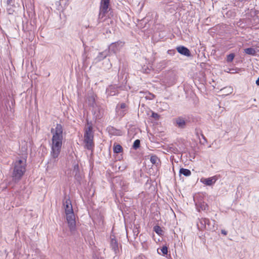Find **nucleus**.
<instances>
[{
	"instance_id": "nucleus-10",
	"label": "nucleus",
	"mask_w": 259,
	"mask_h": 259,
	"mask_svg": "<svg viewBox=\"0 0 259 259\" xmlns=\"http://www.w3.org/2000/svg\"><path fill=\"white\" fill-rule=\"evenodd\" d=\"M110 245L112 249L114 251V252L116 253L118 251V244L117 241L114 238L111 239Z\"/></svg>"
},
{
	"instance_id": "nucleus-17",
	"label": "nucleus",
	"mask_w": 259,
	"mask_h": 259,
	"mask_svg": "<svg viewBox=\"0 0 259 259\" xmlns=\"http://www.w3.org/2000/svg\"><path fill=\"white\" fill-rule=\"evenodd\" d=\"M140 141L139 140H136L134 141L133 144V148L135 149L138 148L140 147Z\"/></svg>"
},
{
	"instance_id": "nucleus-8",
	"label": "nucleus",
	"mask_w": 259,
	"mask_h": 259,
	"mask_svg": "<svg viewBox=\"0 0 259 259\" xmlns=\"http://www.w3.org/2000/svg\"><path fill=\"white\" fill-rule=\"evenodd\" d=\"M176 49L177 51L182 55L187 57L191 56V53L189 50L184 46L178 47Z\"/></svg>"
},
{
	"instance_id": "nucleus-22",
	"label": "nucleus",
	"mask_w": 259,
	"mask_h": 259,
	"mask_svg": "<svg viewBox=\"0 0 259 259\" xmlns=\"http://www.w3.org/2000/svg\"><path fill=\"white\" fill-rule=\"evenodd\" d=\"M222 233L224 234V235H226L227 234V233L224 230H222Z\"/></svg>"
},
{
	"instance_id": "nucleus-4",
	"label": "nucleus",
	"mask_w": 259,
	"mask_h": 259,
	"mask_svg": "<svg viewBox=\"0 0 259 259\" xmlns=\"http://www.w3.org/2000/svg\"><path fill=\"white\" fill-rule=\"evenodd\" d=\"M110 6V0H101L99 16L103 17L107 13Z\"/></svg>"
},
{
	"instance_id": "nucleus-3",
	"label": "nucleus",
	"mask_w": 259,
	"mask_h": 259,
	"mask_svg": "<svg viewBox=\"0 0 259 259\" xmlns=\"http://www.w3.org/2000/svg\"><path fill=\"white\" fill-rule=\"evenodd\" d=\"M84 143L85 147L88 150H93L94 147V135L93 133V126L89 124L85 128L84 134Z\"/></svg>"
},
{
	"instance_id": "nucleus-2",
	"label": "nucleus",
	"mask_w": 259,
	"mask_h": 259,
	"mask_svg": "<svg viewBox=\"0 0 259 259\" xmlns=\"http://www.w3.org/2000/svg\"><path fill=\"white\" fill-rule=\"evenodd\" d=\"M12 165V180L14 182L17 183L21 180L26 172V160L25 159H16L13 162Z\"/></svg>"
},
{
	"instance_id": "nucleus-1",
	"label": "nucleus",
	"mask_w": 259,
	"mask_h": 259,
	"mask_svg": "<svg viewBox=\"0 0 259 259\" xmlns=\"http://www.w3.org/2000/svg\"><path fill=\"white\" fill-rule=\"evenodd\" d=\"M51 133L52 135V142L51 144V160H56L59 157L63 140V129L61 124H57L55 128H52Z\"/></svg>"
},
{
	"instance_id": "nucleus-6",
	"label": "nucleus",
	"mask_w": 259,
	"mask_h": 259,
	"mask_svg": "<svg viewBox=\"0 0 259 259\" xmlns=\"http://www.w3.org/2000/svg\"><path fill=\"white\" fill-rule=\"evenodd\" d=\"M127 105L124 103L119 104L117 105L116 108V111L117 114L121 117H123L125 114V112L123 109L127 108Z\"/></svg>"
},
{
	"instance_id": "nucleus-11",
	"label": "nucleus",
	"mask_w": 259,
	"mask_h": 259,
	"mask_svg": "<svg viewBox=\"0 0 259 259\" xmlns=\"http://www.w3.org/2000/svg\"><path fill=\"white\" fill-rule=\"evenodd\" d=\"M177 125L180 127H184L186 124L184 119L181 117H179L176 119Z\"/></svg>"
},
{
	"instance_id": "nucleus-13",
	"label": "nucleus",
	"mask_w": 259,
	"mask_h": 259,
	"mask_svg": "<svg viewBox=\"0 0 259 259\" xmlns=\"http://www.w3.org/2000/svg\"><path fill=\"white\" fill-rule=\"evenodd\" d=\"M113 152L115 153H119L123 151V148L122 146L116 143H114L113 145Z\"/></svg>"
},
{
	"instance_id": "nucleus-9",
	"label": "nucleus",
	"mask_w": 259,
	"mask_h": 259,
	"mask_svg": "<svg viewBox=\"0 0 259 259\" xmlns=\"http://www.w3.org/2000/svg\"><path fill=\"white\" fill-rule=\"evenodd\" d=\"M217 179H215V177H212L207 179H201L200 180L201 182L206 186L212 185L215 183Z\"/></svg>"
},
{
	"instance_id": "nucleus-21",
	"label": "nucleus",
	"mask_w": 259,
	"mask_h": 259,
	"mask_svg": "<svg viewBox=\"0 0 259 259\" xmlns=\"http://www.w3.org/2000/svg\"><path fill=\"white\" fill-rule=\"evenodd\" d=\"M256 84L257 85H259V77L257 78V79L256 80Z\"/></svg>"
},
{
	"instance_id": "nucleus-5",
	"label": "nucleus",
	"mask_w": 259,
	"mask_h": 259,
	"mask_svg": "<svg viewBox=\"0 0 259 259\" xmlns=\"http://www.w3.org/2000/svg\"><path fill=\"white\" fill-rule=\"evenodd\" d=\"M68 227L71 231L74 230L76 226L74 212L66 214Z\"/></svg>"
},
{
	"instance_id": "nucleus-20",
	"label": "nucleus",
	"mask_w": 259,
	"mask_h": 259,
	"mask_svg": "<svg viewBox=\"0 0 259 259\" xmlns=\"http://www.w3.org/2000/svg\"><path fill=\"white\" fill-rule=\"evenodd\" d=\"M14 0H7L8 4H11L13 2Z\"/></svg>"
},
{
	"instance_id": "nucleus-19",
	"label": "nucleus",
	"mask_w": 259,
	"mask_h": 259,
	"mask_svg": "<svg viewBox=\"0 0 259 259\" xmlns=\"http://www.w3.org/2000/svg\"><path fill=\"white\" fill-rule=\"evenodd\" d=\"M156 157L155 156H152L150 158L151 162L153 164L156 163Z\"/></svg>"
},
{
	"instance_id": "nucleus-14",
	"label": "nucleus",
	"mask_w": 259,
	"mask_h": 259,
	"mask_svg": "<svg viewBox=\"0 0 259 259\" xmlns=\"http://www.w3.org/2000/svg\"><path fill=\"white\" fill-rule=\"evenodd\" d=\"M154 231L159 236H163V231L162 228L158 225H156L153 227Z\"/></svg>"
},
{
	"instance_id": "nucleus-7",
	"label": "nucleus",
	"mask_w": 259,
	"mask_h": 259,
	"mask_svg": "<svg viewBox=\"0 0 259 259\" xmlns=\"http://www.w3.org/2000/svg\"><path fill=\"white\" fill-rule=\"evenodd\" d=\"M65 214L73 212L71 200L67 199L63 203Z\"/></svg>"
},
{
	"instance_id": "nucleus-12",
	"label": "nucleus",
	"mask_w": 259,
	"mask_h": 259,
	"mask_svg": "<svg viewBox=\"0 0 259 259\" xmlns=\"http://www.w3.org/2000/svg\"><path fill=\"white\" fill-rule=\"evenodd\" d=\"M179 175L180 176L182 175L186 177H189L191 175V172L188 169L181 168L179 170Z\"/></svg>"
},
{
	"instance_id": "nucleus-16",
	"label": "nucleus",
	"mask_w": 259,
	"mask_h": 259,
	"mask_svg": "<svg viewBox=\"0 0 259 259\" xmlns=\"http://www.w3.org/2000/svg\"><path fill=\"white\" fill-rule=\"evenodd\" d=\"M235 57V55L233 53H231L227 56V62H231Z\"/></svg>"
},
{
	"instance_id": "nucleus-24",
	"label": "nucleus",
	"mask_w": 259,
	"mask_h": 259,
	"mask_svg": "<svg viewBox=\"0 0 259 259\" xmlns=\"http://www.w3.org/2000/svg\"><path fill=\"white\" fill-rule=\"evenodd\" d=\"M153 117H155V116H157V114H154V113H153Z\"/></svg>"
},
{
	"instance_id": "nucleus-15",
	"label": "nucleus",
	"mask_w": 259,
	"mask_h": 259,
	"mask_svg": "<svg viewBox=\"0 0 259 259\" xmlns=\"http://www.w3.org/2000/svg\"><path fill=\"white\" fill-rule=\"evenodd\" d=\"M244 52L248 55H255L256 51L253 48H249L244 50Z\"/></svg>"
},
{
	"instance_id": "nucleus-23",
	"label": "nucleus",
	"mask_w": 259,
	"mask_h": 259,
	"mask_svg": "<svg viewBox=\"0 0 259 259\" xmlns=\"http://www.w3.org/2000/svg\"><path fill=\"white\" fill-rule=\"evenodd\" d=\"M153 117H155V116H157V114H154V113H153Z\"/></svg>"
},
{
	"instance_id": "nucleus-18",
	"label": "nucleus",
	"mask_w": 259,
	"mask_h": 259,
	"mask_svg": "<svg viewBox=\"0 0 259 259\" xmlns=\"http://www.w3.org/2000/svg\"><path fill=\"white\" fill-rule=\"evenodd\" d=\"M161 251L164 255L167 254V247L166 246H164L161 249Z\"/></svg>"
}]
</instances>
